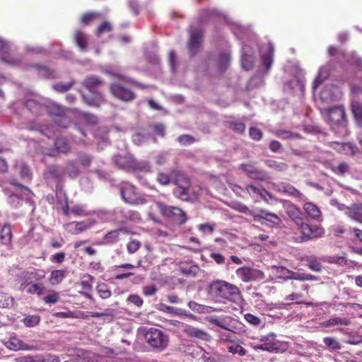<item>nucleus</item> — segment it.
Here are the masks:
<instances>
[{
  "label": "nucleus",
  "instance_id": "ea45409f",
  "mask_svg": "<svg viewBox=\"0 0 362 362\" xmlns=\"http://www.w3.org/2000/svg\"><path fill=\"white\" fill-rule=\"evenodd\" d=\"M55 147L58 151L67 153L70 150V146L64 138H57L54 143Z\"/></svg>",
  "mask_w": 362,
  "mask_h": 362
},
{
  "label": "nucleus",
  "instance_id": "79ce46f5",
  "mask_svg": "<svg viewBox=\"0 0 362 362\" xmlns=\"http://www.w3.org/2000/svg\"><path fill=\"white\" fill-rule=\"evenodd\" d=\"M45 288L40 284H31L26 288V292L28 294H36L37 296H42L44 293Z\"/></svg>",
  "mask_w": 362,
  "mask_h": 362
},
{
  "label": "nucleus",
  "instance_id": "aec40b11",
  "mask_svg": "<svg viewBox=\"0 0 362 362\" xmlns=\"http://www.w3.org/2000/svg\"><path fill=\"white\" fill-rule=\"evenodd\" d=\"M184 332L192 337H195L203 341H209L211 339V336L206 332L190 325H187L184 329Z\"/></svg>",
  "mask_w": 362,
  "mask_h": 362
},
{
  "label": "nucleus",
  "instance_id": "052dcab7",
  "mask_svg": "<svg viewBox=\"0 0 362 362\" xmlns=\"http://www.w3.org/2000/svg\"><path fill=\"white\" fill-rule=\"evenodd\" d=\"M156 180L161 185H168L170 182V178L168 174L163 172H159L157 175Z\"/></svg>",
  "mask_w": 362,
  "mask_h": 362
},
{
  "label": "nucleus",
  "instance_id": "f8f14e48",
  "mask_svg": "<svg viewBox=\"0 0 362 362\" xmlns=\"http://www.w3.org/2000/svg\"><path fill=\"white\" fill-rule=\"evenodd\" d=\"M346 113L344 107L335 106L329 108L327 120L331 126H345Z\"/></svg>",
  "mask_w": 362,
  "mask_h": 362
},
{
  "label": "nucleus",
  "instance_id": "de8ad7c7",
  "mask_svg": "<svg viewBox=\"0 0 362 362\" xmlns=\"http://www.w3.org/2000/svg\"><path fill=\"white\" fill-rule=\"evenodd\" d=\"M230 57L229 54L222 53L220 55L219 60H218L219 69L221 71H225L228 68V66L230 64Z\"/></svg>",
  "mask_w": 362,
  "mask_h": 362
},
{
  "label": "nucleus",
  "instance_id": "f3484780",
  "mask_svg": "<svg viewBox=\"0 0 362 362\" xmlns=\"http://www.w3.org/2000/svg\"><path fill=\"white\" fill-rule=\"evenodd\" d=\"M5 346L13 351H18V350H34L36 349V346L34 345H28L24 343L22 340L18 339L16 337H11L8 341L5 342Z\"/></svg>",
  "mask_w": 362,
  "mask_h": 362
},
{
  "label": "nucleus",
  "instance_id": "0eeeda50",
  "mask_svg": "<svg viewBox=\"0 0 362 362\" xmlns=\"http://www.w3.org/2000/svg\"><path fill=\"white\" fill-rule=\"evenodd\" d=\"M236 274L244 282L259 281L265 278V274L262 271L249 267L238 269Z\"/></svg>",
  "mask_w": 362,
  "mask_h": 362
},
{
  "label": "nucleus",
  "instance_id": "dca6fc26",
  "mask_svg": "<svg viewBox=\"0 0 362 362\" xmlns=\"http://www.w3.org/2000/svg\"><path fill=\"white\" fill-rule=\"evenodd\" d=\"M283 204L288 216L294 221L296 224H301L303 217L300 210L290 201L284 200Z\"/></svg>",
  "mask_w": 362,
  "mask_h": 362
},
{
  "label": "nucleus",
  "instance_id": "338daca9",
  "mask_svg": "<svg viewBox=\"0 0 362 362\" xmlns=\"http://www.w3.org/2000/svg\"><path fill=\"white\" fill-rule=\"evenodd\" d=\"M263 187L260 186L250 185L246 187V190L251 196L260 195L261 191Z\"/></svg>",
  "mask_w": 362,
  "mask_h": 362
},
{
  "label": "nucleus",
  "instance_id": "4468645a",
  "mask_svg": "<svg viewBox=\"0 0 362 362\" xmlns=\"http://www.w3.org/2000/svg\"><path fill=\"white\" fill-rule=\"evenodd\" d=\"M240 168L251 179L264 181L269 178L266 171L257 168L251 164H241Z\"/></svg>",
  "mask_w": 362,
  "mask_h": 362
},
{
  "label": "nucleus",
  "instance_id": "2eb2a0df",
  "mask_svg": "<svg viewBox=\"0 0 362 362\" xmlns=\"http://www.w3.org/2000/svg\"><path fill=\"white\" fill-rule=\"evenodd\" d=\"M112 161L117 168L128 171L132 170L134 165V158L130 154L116 155L112 158Z\"/></svg>",
  "mask_w": 362,
  "mask_h": 362
},
{
  "label": "nucleus",
  "instance_id": "3c124183",
  "mask_svg": "<svg viewBox=\"0 0 362 362\" xmlns=\"http://www.w3.org/2000/svg\"><path fill=\"white\" fill-rule=\"evenodd\" d=\"M97 291L103 299H107L112 295L111 291L109 290L107 286L105 284H98L97 286Z\"/></svg>",
  "mask_w": 362,
  "mask_h": 362
},
{
  "label": "nucleus",
  "instance_id": "72a5a7b5",
  "mask_svg": "<svg viewBox=\"0 0 362 362\" xmlns=\"http://www.w3.org/2000/svg\"><path fill=\"white\" fill-rule=\"evenodd\" d=\"M351 111L358 125L362 128V103L353 102L351 103Z\"/></svg>",
  "mask_w": 362,
  "mask_h": 362
},
{
  "label": "nucleus",
  "instance_id": "4c0bfd02",
  "mask_svg": "<svg viewBox=\"0 0 362 362\" xmlns=\"http://www.w3.org/2000/svg\"><path fill=\"white\" fill-rule=\"evenodd\" d=\"M19 172L21 179L25 181H30L33 178V174L28 165L25 163H21L19 165Z\"/></svg>",
  "mask_w": 362,
  "mask_h": 362
},
{
  "label": "nucleus",
  "instance_id": "5701e85b",
  "mask_svg": "<svg viewBox=\"0 0 362 362\" xmlns=\"http://www.w3.org/2000/svg\"><path fill=\"white\" fill-rule=\"evenodd\" d=\"M349 324V320L345 317L333 316L331 318L321 322L322 327H331L335 326H346Z\"/></svg>",
  "mask_w": 362,
  "mask_h": 362
},
{
  "label": "nucleus",
  "instance_id": "cd10ccee",
  "mask_svg": "<svg viewBox=\"0 0 362 362\" xmlns=\"http://www.w3.org/2000/svg\"><path fill=\"white\" fill-rule=\"evenodd\" d=\"M12 233L9 225H4L0 230V243L2 245H9L11 242Z\"/></svg>",
  "mask_w": 362,
  "mask_h": 362
},
{
  "label": "nucleus",
  "instance_id": "ddd939ff",
  "mask_svg": "<svg viewBox=\"0 0 362 362\" xmlns=\"http://www.w3.org/2000/svg\"><path fill=\"white\" fill-rule=\"evenodd\" d=\"M259 340L269 348V352H283L286 349V344L277 340L274 333L262 336Z\"/></svg>",
  "mask_w": 362,
  "mask_h": 362
},
{
  "label": "nucleus",
  "instance_id": "c03bdc74",
  "mask_svg": "<svg viewBox=\"0 0 362 362\" xmlns=\"http://www.w3.org/2000/svg\"><path fill=\"white\" fill-rule=\"evenodd\" d=\"M97 216L102 221H114L113 219V211L112 210H105V209H100L98 210L96 212Z\"/></svg>",
  "mask_w": 362,
  "mask_h": 362
},
{
  "label": "nucleus",
  "instance_id": "58836bf2",
  "mask_svg": "<svg viewBox=\"0 0 362 362\" xmlns=\"http://www.w3.org/2000/svg\"><path fill=\"white\" fill-rule=\"evenodd\" d=\"M64 170L65 173H67L72 178L77 177L79 173L77 164L74 161L67 162Z\"/></svg>",
  "mask_w": 362,
  "mask_h": 362
},
{
  "label": "nucleus",
  "instance_id": "a19ab883",
  "mask_svg": "<svg viewBox=\"0 0 362 362\" xmlns=\"http://www.w3.org/2000/svg\"><path fill=\"white\" fill-rule=\"evenodd\" d=\"M22 322L25 325V326L28 327H33L37 325L40 322V317L37 315H28L25 317Z\"/></svg>",
  "mask_w": 362,
  "mask_h": 362
},
{
  "label": "nucleus",
  "instance_id": "7ed1b4c3",
  "mask_svg": "<svg viewBox=\"0 0 362 362\" xmlns=\"http://www.w3.org/2000/svg\"><path fill=\"white\" fill-rule=\"evenodd\" d=\"M45 277V272L42 269L31 268L22 271L16 275L17 280L20 283L19 290L23 291L34 281L41 280Z\"/></svg>",
  "mask_w": 362,
  "mask_h": 362
},
{
  "label": "nucleus",
  "instance_id": "473e14b6",
  "mask_svg": "<svg viewBox=\"0 0 362 362\" xmlns=\"http://www.w3.org/2000/svg\"><path fill=\"white\" fill-rule=\"evenodd\" d=\"M88 38L85 33L81 31H76L74 35V42L79 49L84 52L87 49Z\"/></svg>",
  "mask_w": 362,
  "mask_h": 362
},
{
  "label": "nucleus",
  "instance_id": "49530a36",
  "mask_svg": "<svg viewBox=\"0 0 362 362\" xmlns=\"http://www.w3.org/2000/svg\"><path fill=\"white\" fill-rule=\"evenodd\" d=\"M221 13L216 9L202 10L199 13V19L201 21L208 20L211 16H220Z\"/></svg>",
  "mask_w": 362,
  "mask_h": 362
},
{
  "label": "nucleus",
  "instance_id": "0e129e2a",
  "mask_svg": "<svg viewBox=\"0 0 362 362\" xmlns=\"http://www.w3.org/2000/svg\"><path fill=\"white\" fill-rule=\"evenodd\" d=\"M245 319L247 322L255 326H259L261 324V320L256 315L250 313L245 314Z\"/></svg>",
  "mask_w": 362,
  "mask_h": 362
},
{
  "label": "nucleus",
  "instance_id": "39448f33",
  "mask_svg": "<svg viewBox=\"0 0 362 362\" xmlns=\"http://www.w3.org/2000/svg\"><path fill=\"white\" fill-rule=\"evenodd\" d=\"M146 341L153 348L163 350L168 344V337L160 329L150 328L144 335Z\"/></svg>",
  "mask_w": 362,
  "mask_h": 362
},
{
  "label": "nucleus",
  "instance_id": "603ef678",
  "mask_svg": "<svg viewBox=\"0 0 362 362\" xmlns=\"http://www.w3.org/2000/svg\"><path fill=\"white\" fill-rule=\"evenodd\" d=\"M8 49V46L7 43L2 40H0V55L2 58V60L4 61L6 63L16 64V62H13V60L8 59L5 54H6Z\"/></svg>",
  "mask_w": 362,
  "mask_h": 362
},
{
  "label": "nucleus",
  "instance_id": "423d86ee",
  "mask_svg": "<svg viewBox=\"0 0 362 362\" xmlns=\"http://www.w3.org/2000/svg\"><path fill=\"white\" fill-rule=\"evenodd\" d=\"M120 195L125 202L131 204H140L146 202L145 199L136 192L135 187L128 182L121 185Z\"/></svg>",
  "mask_w": 362,
  "mask_h": 362
},
{
  "label": "nucleus",
  "instance_id": "1a4fd4ad",
  "mask_svg": "<svg viewBox=\"0 0 362 362\" xmlns=\"http://www.w3.org/2000/svg\"><path fill=\"white\" fill-rule=\"evenodd\" d=\"M202 37L203 32L201 28L190 27L188 50L192 57L194 56L200 50Z\"/></svg>",
  "mask_w": 362,
  "mask_h": 362
},
{
  "label": "nucleus",
  "instance_id": "69168bd1",
  "mask_svg": "<svg viewBox=\"0 0 362 362\" xmlns=\"http://www.w3.org/2000/svg\"><path fill=\"white\" fill-rule=\"evenodd\" d=\"M228 351L233 354H238L240 356H245L246 354V350L240 345L230 346L228 347Z\"/></svg>",
  "mask_w": 362,
  "mask_h": 362
},
{
  "label": "nucleus",
  "instance_id": "f704fd0d",
  "mask_svg": "<svg viewBox=\"0 0 362 362\" xmlns=\"http://www.w3.org/2000/svg\"><path fill=\"white\" fill-rule=\"evenodd\" d=\"M25 107L35 114H40L45 110V106L34 99H28L25 102Z\"/></svg>",
  "mask_w": 362,
  "mask_h": 362
},
{
  "label": "nucleus",
  "instance_id": "a211bd4d",
  "mask_svg": "<svg viewBox=\"0 0 362 362\" xmlns=\"http://www.w3.org/2000/svg\"><path fill=\"white\" fill-rule=\"evenodd\" d=\"M65 175L64 167L59 165H50L47 168L44 177L48 180H60Z\"/></svg>",
  "mask_w": 362,
  "mask_h": 362
},
{
  "label": "nucleus",
  "instance_id": "c9c22d12",
  "mask_svg": "<svg viewBox=\"0 0 362 362\" xmlns=\"http://www.w3.org/2000/svg\"><path fill=\"white\" fill-rule=\"evenodd\" d=\"M265 163L269 168L274 169L277 172H284L288 168V165L285 163L278 162L271 159L267 160Z\"/></svg>",
  "mask_w": 362,
  "mask_h": 362
},
{
  "label": "nucleus",
  "instance_id": "20e7f679",
  "mask_svg": "<svg viewBox=\"0 0 362 362\" xmlns=\"http://www.w3.org/2000/svg\"><path fill=\"white\" fill-rule=\"evenodd\" d=\"M156 206L163 216L178 224H182L187 220L185 213L178 207L168 206L160 202H156Z\"/></svg>",
  "mask_w": 362,
  "mask_h": 362
},
{
  "label": "nucleus",
  "instance_id": "9d476101",
  "mask_svg": "<svg viewBox=\"0 0 362 362\" xmlns=\"http://www.w3.org/2000/svg\"><path fill=\"white\" fill-rule=\"evenodd\" d=\"M272 188L274 190L279 193L286 194L291 197L296 198L300 201H305L306 199L305 197L298 189L288 182H273Z\"/></svg>",
  "mask_w": 362,
  "mask_h": 362
},
{
  "label": "nucleus",
  "instance_id": "864d4df0",
  "mask_svg": "<svg viewBox=\"0 0 362 362\" xmlns=\"http://www.w3.org/2000/svg\"><path fill=\"white\" fill-rule=\"evenodd\" d=\"M151 169L149 163L145 160L137 162L134 160V165L132 170H141L144 172H149Z\"/></svg>",
  "mask_w": 362,
  "mask_h": 362
},
{
  "label": "nucleus",
  "instance_id": "774afa93",
  "mask_svg": "<svg viewBox=\"0 0 362 362\" xmlns=\"http://www.w3.org/2000/svg\"><path fill=\"white\" fill-rule=\"evenodd\" d=\"M177 141L180 142L182 145H189L194 141V139L193 136L188 134H182L177 138Z\"/></svg>",
  "mask_w": 362,
  "mask_h": 362
},
{
  "label": "nucleus",
  "instance_id": "bb28decb",
  "mask_svg": "<svg viewBox=\"0 0 362 362\" xmlns=\"http://www.w3.org/2000/svg\"><path fill=\"white\" fill-rule=\"evenodd\" d=\"M257 215L258 216H255V220L263 218L273 223H277L279 221V218L276 214L269 212L266 210H257Z\"/></svg>",
  "mask_w": 362,
  "mask_h": 362
},
{
  "label": "nucleus",
  "instance_id": "4be33fe9",
  "mask_svg": "<svg viewBox=\"0 0 362 362\" xmlns=\"http://www.w3.org/2000/svg\"><path fill=\"white\" fill-rule=\"evenodd\" d=\"M323 343L325 344V348L330 352H337L342 348L339 341L334 337H325Z\"/></svg>",
  "mask_w": 362,
  "mask_h": 362
},
{
  "label": "nucleus",
  "instance_id": "6ab92c4d",
  "mask_svg": "<svg viewBox=\"0 0 362 362\" xmlns=\"http://www.w3.org/2000/svg\"><path fill=\"white\" fill-rule=\"evenodd\" d=\"M241 63L243 68L247 71L251 69L255 63L253 52L246 45L243 46Z\"/></svg>",
  "mask_w": 362,
  "mask_h": 362
},
{
  "label": "nucleus",
  "instance_id": "7c9ffc66",
  "mask_svg": "<svg viewBox=\"0 0 362 362\" xmlns=\"http://www.w3.org/2000/svg\"><path fill=\"white\" fill-rule=\"evenodd\" d=\"M114 222L124 224L127 223V210L122 207H117L112 210Z\"/></svg>",
  "mask_w": 362,
  "mask_h": 362
},
{
  "label": "nucleus",
  "instance_id": "c85d7f7f",
  "mask_svg": "<svg viewBox=\"0 0 362 362\" xmlns=\"http://www.w3.org/2000/svg\"><path fill=\"white\" fill-rule=\"evenodd\" d=\"M273 47L270 43L267 45V52L262 55V63L265 66L266 70L268 71L273 62Z\"/></svg>",
  "mask_w": 362,
  "mask_h": 362
},
{
  "label": "nucleus",
  "instance_id": "a878e982",
  "mask_svg": "<svg viewBox=\"0 0 362 362\" xmlns=\"http://www.w3.org/2000/svg\"><path fill=\"white\" fill-rule=\"evenodd\" d=\"M303 209L313 219H318L321 216V211L317 205L312 202H306L303 205Z\"/></svg>",
  "mask_w": 362,
  "mask_h": 362
},
{
  "label": "nucleus",
  "instance_id": "8fccbe9b",
  "mask_svg": "<svg viewBox=\"0 0 362 362\" xmlns=\"http://www.w3.org/2000/svg\"><path fill=\"white\" fill-rule=\"evenodd\" d=\"M234 208L238 211L252 216L254 218H255V216H258L257 215V210H255V211L250 210L246 205H245L243 204L238 203L235 204V206Z\"/></svg>",
  "mask_w": 362,
  "mask_h": 362
},
{
  "label": "nucleus",
  "instance_id": "bf43d9fd",
  "mask_svg": "<svg viewBox=\"0 0 362 362\" xmlns=\"http://www.w3.org/2000/svg\"><path fill=\"white\" fill-rule=\"evenodd\" d=\"M141 247V243L137 240H132L127 245V251L129 254L136 252Z\"/></svg>",
  "mask_w": 362,
  "mask_h": 362
},
{
  "label": "nucleus",
  "instance_id": "b1692460",
  "mask_svg": "<svg viewBox=\"0 0 362 362\" xmlns=\"http://www.w3.org/2000/svg\"><path fill=\"white\" fill-rule=\"evenodd\" d=\"M230 317H221L217 316H210L208 317V321L210 324L218 326L228 331H232V327L228 322Z\"/></svg>",
  "mask_w": 362,
  "mask_h": 362
},
{
  "label": "nucleus",
  "instance_id": "c756f323",
  "mask_svg": "<svg viewBox=\"0 0 362 362\" xmlns=\"http://www.w3.org/2000/svg\"><path fill=\"white\" fill-rule=\"evenodd\" d=\"M123 230V228H119L107 233L103 237L105 244L112 245L118 242L119 239V234Z\"/></svg>",
  "mask_w": 362,
  "mask_h": 362
},
{
  "label": "nucleus",
  "instance_id": "a18cd8bd",
  "mask_svg": "<svg viewBox=\"0 0 362 362\" xmlns=\"http://www.w3.org/2000/svg\"><path fill=\"white\" fill-rule=\"evenodd\" d=\"M189 189L185 188V187H176L173 190L174 195L178 199L186 201L189 199Z\"/></svg>",
  "mask_w": 362,
  "mask_h": 362
},
{
  "label": "nucleus",
  "instance_id": "680f3d73",
  "mask_svg": "<svg viewBox=\"0 0 362 362\" xmlns=\"http://www.w3.org/2000/svg\"><path fill=\"white\" fill-rule=\"evenodd\" d=\"M112 30V25L111 24L105 21L103 22L99 27L96 30V35L97 36H100L104 33L110 32Z\"/></svg>",
  "mask_w": 362,
  "mask_h": 362
},
{
  "label": "nucleus",
  "instance_id": "e433bc0d",
  "mask_svg": "<svg viewBox=\"0 0 362 362\" xmlns=\"http://www.w3.org/2000/svg\"><path fill=\"white\" fill-rule=\"evenodd\" d=\"M328 68L326 66H323L320 69L319 74L313 84V89H316L317 87L328 76Z\"/></svg>",
  "mask_w": 362,
  "mask_h": 362
},
{
  "label": "nucleus",
  "instance_id": "e2e57ef3",
  "mask_svg": "<svg viewBox=\"0 0 362 362\" xmlns=\"http://www.w3.org/2000/svg\"><path fill=\"white\" fill-rule=\"evenodd\" d=\"M249 134L252 139L259 141L262 137V132L260 129L257 127H250L249 130Z\"/></svg>",
  "mask_w": 362,
  "mask_h": 362
},
{
  "label": "nucleus",
  "instance_id": "09e8293b",
  "mask_svg": "<svg viewBox=\"0 0 362 362\" xmlns=\"http://www.w3.org/2000/svg\"><path fill=\"white\" fill-rule=\"evenodd\" d=\"M102 17V15L100 13L98 12H91V13H87L84 14L81 18V22L83 24L88 25L93 21L100 18Z\"/></svg>",
  "mask_w": 362,
  "mask_h": 362
},
{
  "label": "nucleus",
  "instance_id": "37998d69",
  "mask_svg": "<svg viewBox=\"0 0 362 362\" xmlns=\"http://www.w3.org/2000/svg\"><path fill=\"white\" fill-rule=\"evenodd\" d=\"M273 269L276 270V274L279 278L284 279H291V275L294 274V272L286 269L284 267H273Z\"/></svg>",
  "mask_w": 362,
  "mask_h": 362
},
{
  "label": "nucleus",
  "instance_id": "393cba45",
  "mask_svg": "<svg viewBox=\"0 0 362 362\" xmlns=\"http://www.w3.org/2000/svg\"><path fill=\"white\" fill-rule=\"evenodd\" d=\"M91 226L90 223L84 221H74L68 224V230L73 234H78L87 230Z\"/></svg>",
  "mask_w": 362,
  "mask_h": 362
},
{
  "label": "nucleus",
  "instance_id": "5fc2aeb1",
  "mask_svg": "<svg viewBox=\"0 0 362 362\" xmlns=\"http://www.w3.org/2000/svg\"><path fill=\"white\" fill-rule=\"evenodd\" d=\"M38 74L40 76L45 78H54L55 74L53 70L48 67L38 66Z\"/></svg>",
  "mask_w": 362,
  "mask_h": 362
},
{
  "label": "nucleus",
  "instance_id": "2f4dec72",
  "mask_svg": "<svg viewBox=\"0 0 362 362\" xmlns=\"http://www.w3.org/2000/svg\"><path fill=\"white\" fill-rule=\"evenodd\" d=\"M173 174L175 175L174 184L177 185V187H185V188L189 189L191 184L188 177L182 173L177 171L173 172Z\"/></svg>",
  "mask_w": 362,
  "mask_h": 362
},
{
  "label": "nucleus",
  "instance_id": "412c9836",
  "mask_svg": "<svg viewBox=\"0 0 362 362\" xmlns=\"http://www.w3.org/2000/svg\"><path fill=\"white\" fill-rule=\"evenodd\" d=\"M346 215L355 221L362 223V204H356L349 206Z\"/></svg>",
  "mask_w": 362,
  "mask_h": 362
},
{
  "label": "nucleus",
  "instance_id": "13d9d810",
  "mask_svg": "<svg viewBox=\"0 0 362 362\" xmlns=\"http://www.w3.org/2000/svg\"><path fill=\"white\" fill-rule=\"evenodd\" d=\"M93 281V277L91 275L86 274L83 277V280L81 281L82 288L84 290L90 291L92 288V282Z\"/></svg>",
  "mask_w": 362,
  "mask_h": 362
},
{
  "label": "nucleus",
  "instance_id": "6e6552de",
  "mask_svg": "<svg viewBox=\"0 0 362 362\" xmlns=\"http://www.w3.org/2000/svg\"><path fill=\"white\" fill-rule=\"evenodd\" d=\"M110 90L115 98L124 102L132 101L136 96L129 88L119 82L112 83Z\"/></svg>",
  "mask_w": 362,
  "mask_h": 362
},
{
  "label": "nucleus",
  "instance_id": "9b49d317",
  "mask_svg": "<svg viewBox=\"0 0 362 362\" xmlns=\"http://www.w3.org/2000/svg\"><path fill=\"white\" fill-rule=\"evenodd\" d=\"M296 225L299 226L301 230L303 241H307L308 240L321 237L324 233L322 228L316 225H309L303 222V218L302 219L301 224Z\"/></svg>",
  "mask_w": 362,
  "mask_h": 362
},
{
  "label": "nucleus",
  "instance_id": "4d7b16f0",
  "mask_svg": "<svg viewBox=\"0 0 362 362\" xmlns=\"http://www.w3.org/2000/svg\"><path fill=\"white\" fill-rule=\"evenodd\" d=\"M127 223L129 221L139 222L141 220V215L139 212L133 210H127Z\"/></svg>",
  "mask_w": 362,
  "mask_h": 362
},
{
  "label": "nucleus",
  "instance_id": "f03ea898",
  "mask_svg": "<svg viewBox=\"0 0 362 362\" xmlns=\"http://www.w3.org/2000/svg\"><path fill=\"white\" fill-rule=\"evenodd\" d=\"M103 83L98 76L90 75L86 77L83 81V86L90 93L95 94V98H88L83 95V99L90 106L99 107L105 102L103 95L98 91V88Z\"/></svg>",
  "mask_w": 362,
  "mask_h": 362
},
{
  "label": "nucleus",
  "instance_id": "6e6d98bb",
  "mask_svg": "<svg viewBox=\"0 0 362 362\" xmlns=\"http://www.w3.org/2000/svg\"><path fill=\"white\" fill-rule=\"evenodd\" d=\"M344 57L347 62L350 64H356L358 66H361L362 59L356 54L355 52H352L348 55H345Z\"/></svg>",
  "mask_w": 362,
  "mask_h": 362
},
{
  "label": "nucleus",
  "instance_id": "f257e3e1",
  "mask_svg": "<svg viewBox=\"0 0 362 362\" xmlns=\"http://www.w3.org/2000/svg\"><path fill=\"white\" fill-rule=\"evenodd\" d=\"M211 295L232 302L238 301L240 298L239 288L230 283L222 280L212 282L209 286Z\"/></svg>",
  "mask_w": 362,
  "mask_h": 362
}]
</instances>
